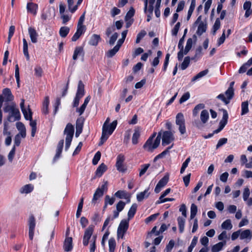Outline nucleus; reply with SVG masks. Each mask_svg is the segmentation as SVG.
I'll list each match as a JSON object with an SVG mask.
<instances>
[{
	"mask_svg": "<svg viewBox=\"0 0 252 252\" xmlns=\"http://www.w3.org/2000/svg\"><path fill=\"white\" fill-rule=\"evenodd\" d=\"M161 135V132H159L154 143L153 137H150L143 145V148L149 152H153V151L159 146L160 142Z\"/></svg>",
	"mask_w": 252,
	"mask_h": 252,
	"instance_id": "f257e3e1",
	"label": "nucleus"
},
{
	"mask_svg": "<svg viewBox=\"0 0 252 252\" xmlns=\"http://www.w3.org/2000/svg\"><path fill=\"white\" fill-rule=\"evenodd\" d=\"M74 133V126L70 123H68L64 130L63 133L66 135L65 150L67 151L69 148Z\"/></svg>",
	"mask_w": 252,
	"mask_h": 252,
	"instance_id": "f03ea898",
	"label": "nucleus"
},
{
	"mask_svg": "<svg viewBox=\"0 0 252 252\" xmlns=\"http://www.w3.org/2000/svg\"><path fill=\"white\" fill-rule=\"evenodd\" d=\"M234 84V82H231L229 87L225 92V95L226 97L225 96L224 94H221L218 95L217 98L221 100L225 104H228L230 100L233 98L234 95V89L233 88Z\"/></svg>",
	"mask_w": 252,
	"mask_h": 252,
	"instance_id": "7ed1b4c3",
	"label": "nucleus"
},
{
	"mask_svg": "<svg viewBox=\"0 0 252 252\" xmlns=\"http://www.w3.org/2000/svg\"><path fill=\"white\" fill-rule=\"evenodd\" d=\"M176 124L179 126V130L181 134H184L186 132L185 120L184 115L182 113H179L176 116Z\"/></svg>",
	"mask_w": 252,
	"mask_h": 252,
	"instance_id": "20e7f679",
	"label": "nucleus"
},
{
	"mask_svg": "<svg viewBox=\"0 0 252 252\" xmlns=\"http://www.w3.org/2000/svg\"><path fill=\"white\" fill-rule=\"evenodd\" d=\"M128 220H123L121 221L117 230V237L118 239L123 238L125 234L128 229Z\"/></svg>",
	"mask_w": 252,
	"mask_h": 252,
	"instance_id": "39448f33",
	"label": "nucleus"
},
{
	"mask_svg": "<svg viewBox=\"0 0 252 252\" xmlns=\"http://www.w3.org/2000/svg\"><path fill=\"white\" fill-rule=\"evenodd\" d=\"M94 230V226L90 225L85 230L83 238V244L84 246H87L92 238Z\"/></svg>",
	"mask_w": 252,
	"mask_h": 252,
	"instance_id": "423d86ee",
	"label": "nucleus"
},
{
	"mask_svg": "<svg viewBox=\"0 0 252 252\" xmlns=\"http://www.w3.org/2000/svg\"><path fill=\"white\" fill-rule=\"evenodd\" d=\"M223 116L222 119L220 120L219 124V127L214 131L213 133H218L220 132L225 126L227 123L228 115L227 111L225 109H222Z\"/></svg>",
	"mask_w": 252,
	"mask_h": 252,
	"instance_id": "0eeeda50",
	"label": "nucleus"
},
{
	"mask_svg": "<svg viewBox=\"0 0 252 252\" xmlns=\"http://www.w3.org/2000/svg\"><path fill=\"white\" fill-rule=\"evenodd\" d=\"M28 225L29 228V235L30 240L33 238L34 229L35 227V220L33 215H31L29 218Z\"/></svg>",
	"mask_w": 252,
	"mask_h": 252,
	"instance_id": "6e6552de",
	"label": "nucleus"
},
{
	"mask_svg": "<svg viewBox=\"0 0 252 252\" xmlns=\"http://www.w3.org/2000/svg\"><path fill=\"white\" fill-rule=\"evenodd\" d=\"M110 119L107 118L103 124L102 129V135L100 138V141L99 143V146L102 145L105 141L108 138V135H106V132L108 129V125H109Z\"/></svg>",
	"mask_w": 252,
	"mask_h": 252,
	"instance_id": "1a4fd4ad",
	"label": "nucleus"
},
{
	"mask_svg": "<svg viewBox=\"0 0 252 252\" xmlns=\"http://www.w3.org/2000/svg\"><path fill=\"white\" fill-rule=\"evenodd\" d=\"M125 159V158L124 156L121 154L118 155L117 158V162L116 163L117 169L119 172L122 173L125 172L126 170V168L124 164Z\"/></svg>",
	"mask_w": 252,
	"mask_h": 252,
	"instance_id": "9d476101",
	"label": "nucleus"
},
{
	"mask_svg": "<svg viewBox=\"0 0 252 252\" xmlns=\"http://www.w3.org/2000/svg\"><path fill=\"white\" fill-rule=\"evenodd\" d=\"M174 136L173 133L170 131H165L163 133L162 137V145H166L174 141Z\"/></svg>",
	"mask_w": 252,
	"mask_h": 252,
	"instance_id": "9b49d317",
	"label": "nucleus"
},
{
	"mask_svg": "<svg viewBox=\"0 0 252 252\" xmlns=\"http://www.w3.org/2000/svg\"><path fill=\"white\" fill-rule=\"evenodd\" d=\"M252 58H250L248 61L244 63L239 69V73H243L248 70L247 74L251 76L252 75Z\"/></svg>",
	"mask_w": 252,
	"mask_h": 252,
	"instance_id": "f8f14e48",
	"label": "nucleus"
},
{
	"mask_svg": "<svg viewBox=\"0 0 252 252\" xmlns=\"http://www.w3.org/2000/svg\"><path fill=\"white\" fill-rule=\"evenodd\" d=\"M28 111L29 115H28V117L25 119L30 121V125L32 127L31 136L32 137H34L36 131V122L35 121H33L32 119V112L30 109L29 106H28Z\"/></svg>",
	"mask_w": 252,
	"mask_h": 252,
	"instance_id": "ddd939ff",
	"label": "nucleus"
},
{
	"mask_svg": "<svg viewBox=\"0 0 252 252\" xmlns=\"http://www.w3.org/2000/svg\"><path fill=\"white\" fill-rule=\"evenodd\" d=\"M10 113L11 114L7 117L8 122H15L20 119L21 117L20 111L18 108H16V106Z\"/></svg>",
	"mask_w": 252,
	"mask_h": 252,
	"instance_id": "4468645a",
	"label": "nucleus"
},
{
	"mask_svg": "<svg viewBox=\"0 0 252 252\" xmlns=\"http://www.w3.org/2000/svg\"><path fill=\"white\" fill-rule=\"evenodd\" d=\"M169 177L168 176H164L161 178L157 184L155 189V192L157 193L160 192L161 188L164 187L168 183Z\"/></svg>",
	"mask_w": 252,
	"mask_h": 252,
	"instance_id": "2eb2a0df",
	"label": "nucleus"
},
{
	"mask_svg": "<svg viewBox=\"0 0 252 252\" xmlns=\"http://www.w3.org/2000/svg\"><path fill=\"white\" fill-rule=\"evenodd\" d=\"M63 248L65 252H70L72 250L73 248L72 237H67L65 238Z\"/></svg>",
	"mask_w": 252,
	"mask_h": 252,
	"instance_id": "dca6fc26",
	"label": "nucleus"
},
{
	"mask_svg": "<svg viewBox=\"0 0 252 252\" xmlns=\"http://www.w3.org/2000/svg\"><path fill=\"white\" fill-rule=\"evenodd\" d=\"M28 32L32 42L34 43H36L38 35L36 30L32 27H30L28 29Z\"/></svg>",
	"mask_w": 252,
	"mask_h": 252,
	"instance_id": "f3484780",
	"label": "nucleus"
},
{
	"mask_svg": "<svg viewBox=\"0 0 252 252\" xmlns=\"http://www.w3.org/2000/svg\"><path fill=\"white\" fill-rule=\"evenodd\" d=\"M185 37L183 36L180 39L178 43V48L180 49L179 52L178 53V59L179 61L182 60L183 58V49H184V42Z\"/></svg>",
	"mask_w": 252,
	"mask_h": 252,
	"instance_id": "a211bd4d",
	"label": "nucleus"
},
{
	"mask_svg": "<svg viewBox=\"0 0 252 252\" xmlns=\"http://www.w3.org/2000/svg\"><path fill=\"white\" fill-rule=\"evenodd\" d=\"M91 99V96L90 95L88 96L85 99L83 104L81 106V107L79 108H77L76 111L79 113V115H81L84 112L87 104Z\"/></svg>",
	"mask_w": 252,
	"mask_h": 252,
	"instance_id": "6ab92c4d",
	"label": "nucleus"
},
{
	"mask_svg": "<svg viewBox=\"0 0 252 252\" xmlns=\"http://www.w3.org/2000/svg\"><path fill=\"white\" fill-rule=\"evenodd\" d=\"M141 128L139 126H137L134 129V132L132 137V142L133 144H136L138 143V139L140 135Z\"/></svg>",
	"mask_w": 252,
	"mask_h": 252,
	"instance_id": "aec40b11",
	"label": "nucleus"
},
{
	"mask_svg": "<svg viewBox=\"0 0 252 252\" xmlns=\"http://www.w3.org/2000/svg\"><path fill=\"white\" fill-rule=\"evenodd\" d=\"M85 94L84 85L82 81H79L77 87L76 96L82 97Z\"/></svg>",
	"mask_w": 252,
	"mask_h": 252,
	"instance_id": "412c9836",
	"label": "nucleus"
},
{
	"mask_svg": "<svg viewBox=\"0 0 252 252\" xmlns=\"http://www.w3.org/2000/svg\"><path fill=\"white\" fill-rule=\"evenodd\" d=\"M27 8L28 11L35 15L37 13L38 5L32 2H29L27 5Z\"/></svg>",
	"mask_w": 252,
	"mask_h": 252,
	"instance_id": "4be33fe9",
	"label": "nucleus"
},
{
	"mask_svg": "<svg viewBox=\"0 0 252 252\" xmlns=\"http://www.w3.org/2000/svg\"><path fill=\"white\" fill-rule=\"evenodd\" d=\"M226 244V241L220 242L214 245L211 249L212 252H218L220 251Z\"/></svg>",
	"mask_w": 252,
	"mask_h": 252,
	"instance_id": "5701e85b",
	"label": "nucleus"
},
{
	"mask_svg": "<svg viewBox=\"0 0 252 252\" xmlns=\"http://www.w3.org/2000/svg\"><path fill=\"white\" fill-rule=\"evenodd\" d=\"M101 38L99 35L94 34L92 35L89 41V44L92 46H96L98 42L100 40Z\"/></svg>",
	"mask_w": 252,
	"mask_h": 252,
	"instance_id": "b1692460",
	"label": "nucleus"
},
{
	"mask_svg": "<svg viewBox=\"0 0 252 252\" xmlns=\"http://www.w3.org/2000/svg\"><path fill=\"white\" fill-rule=\"evenodd\" d=\"M2 94L4 96L6 101H10L13 99V96L11 94V91L8 88H5L2 91Z\"/></svg>",
	"mask_w": 252,
	"mask_h": 252,
	"instance_id": "393cba45",
	"label": "nucleus"
},
{
	"mask_svg": "<svg viewBox=\"0 0 252 252\" xmlns=\"http://www.w3.org/2000/svg\"><path fill=\"white\" fill-rule=\"evenodd\" d=\"M63 144H64L63 139H62L59 141V142L57 145L56 154V155L54 158H58L60 157L61 154L62 152L63 147Z\"/></svg>",
	"mask_w": 252,
	"mask_h": 252,
	"instance_id": "a878e982",
	"label": "nucleus"
},
{
	"mask_svg": "<svg viewBox=\"0 0 252 252\" xmlns=\"http://www.w3.org/2000/svg\"><path fill=\"white\" fill-rule=\"evenodd\" d=\"M149 190V187L146 189L144 191L141 192L139 194H137V199L138 201H142L145 197L147 198L149 195L150 192H148Z\"/></svg>",
	"mask_w": 252,
	"mask_h": 252,
	"instance_id": "bb28decb",
	"label": "nucleus"
},
{
	"mask_svg": "<svg viewBox=\"0 0 252 252\" xmlns=\"http://www.w3.org/2000/svg\"><path fill=\"white\" fill-rule=\"evenodd\" d=\"M251 7V1H246L244 3L243 8L246 10V12L245 14V17H248L252 14V11L250 10Z\"/></svg>",
	"mask_w": 252,
	"mask_h": 252,
	"instance_id": "cd10ccee",
	"label": "nucleus"
},
{
	"mask_svg": "<svg viewBox=\"0 0 252 252\" xmlns=\"http://www.w3.org/2000/svg\"><path fill=\"white\" fill-rule=\"evenodd\" d=\"M103 195V193L101 191V190H100L99 189H96L94 194L92 203L94 204H95L97 202V200L102 197Z\"/></svg>",
	"mask_w": 252,
	"mask_h": 252,
	"instance_id": "c85d7f7f",
	"label": "nucleus"
},
{
	"mask_svg": "<svg viewBox=\"0 0 252 252\" xmlns=\"http://www.w3.org/2000/svg\"><path fill=\"white\" fill-rule=\"evenodd\" d=\"M106 169L107 166L105 164L102 163L97 168L95 171V175L98 177H101Z\"/></svg>",
	"mask_w": 252,
	"mask_h": 252,
	"instance_id": "c756f323",
	"label": "nucleus"
},
{
	"mask_svg": "<svg viewBox=\"0 0 252 252\" xmlns=\"http://www.w3.org/2000/svg\"><path fill=\"white\" fill-rule=\"evenodd\" d=\"M207 29V24L204 23L203 22H201L200 24H199L197 31L196 33L198 35H201L204 32H205L206 31Z\"/></svg>",
	"mask_w": 252,
	"mask_h": 252,
	"instance_id": "7c9ffc66",
	"label": "nucleus"
},
{
	"mask_svg": "<svg viewBox=\"0 0 252 252\" xmlns=\"http://www.w3.org/2000/svg\"><path fill=\"white\" fill-rule=\"evenodd\" d=\"M33 189V185L31 184H28L22 187L20 190V192L21 193H29L32 191Z\"/></svg>",
	"mask_w": 252,
	"mask_h": 252,
	"instance_id": "2f4dec72",
	"label": "nucleus"
},
{
	"mask_svg": "<svg viewBox=\"0 0 252 252\" xmlns=\"http://www.w3.org/2000/svg\"><path fill=\"white\" fill-rule=\"evenodd\" d=\"M137 207V204L135 203L133 204L131 206L127 214L128 220L134 217L136 212Z\"/></svg>",
	"mask_w": 252,
	"mask_h": 252,
	"instance_id": "473e14b6",
	"label": "nucleus"
},
{
	"mask_svg": "<svg viewBox=\"0 0 252 252\" xmlns=\"http://www.w3.org/2000/svg\"><path fill=\"white\" fill-rule=\"evenodd\" d=\"M117 125V121L116 120L114 121L110 125H108V129L106 132V135H108V136H109L113 133V132L114 131V130H115V129Z\"/></svg>",
	"mask_w": 252,
	"mask_h": 252,
	"instance_id": "72a5a7b5",
	"label": "nucleus"
},
{
	"mask_svg": "<svg viewBox=\"0 0 252 252\" xmlns=\"http://www.w3.org/2000/svg\"><path fill=\"white\" fill-rule=\"evenodd\" d=\"M49 104V97L46 96L43 102L42 112L44 114L48 113V106Z\"/></svg>",
	"mask_w": 252,
	"mask_h": 252,
	"instance_id": "f704fd0d",
	"label": "nucleus"
},
{
	"mask_svg": "<svg viewBox=\"0 0 252 252\" xmlns=\"http://www.w3.org/2000/svg\"><path fill=\"white\" fill-rule=\"evenodd\" d=\"M209 117L208 111L207 110H203L200 114V120L203 124H205L208 121Z\"/></svg>",
	"mask_w": 252,
	"mask_h": 252,
	"instance_id": "c9c22d12",
	"label": "nucleus"
},
{
	"mask_svg": "<svg viewBox=\"0 0 252 252\" xmlns=\"http://www.w3.org/2000/svg\"><path fill=\"white\" fill-rule=\"evenodd\" d=\"M69 31L70 28L69 27L66 26L62 27L59 31L60 35L62 37L64 38L67 35Z\"/></svg>",
	"mask_w": 252,
	"mask_h": 252,
	"instance_id": "e433bc0d",
	"label": "nucleus"
},
{
	"mask_svg": "<svg viewBox=\"0 0 252 252\" xmlns=\"http://www.w3.org/2000/svg\"><path fill=\"white\" fill-rule=\"evenodd\" d=\"M85 119L83 117L78 118L76 122V129L82 131Z\"/></svg>",
	"mask_w": 252,
	"mask_h": 252,
	"instance_id": "4c0bfd02",
	"label": "nucleus"
},
{
	"mask_svg": "<svg viewBox=\"0 0 252 252\" xmlns=\"http://www.w3.org/2000/svg\"><path fill=\"white\" fill-rule=\"evenodd\" d=\"M193 43L192 39L189 38L188 39L185 49H183V55H187L191 49Z\"/></svg>",
	"mask_w": 252,
	"mask_h": 252,
	"instance_id": "58836bf2",
	"label": "nucleus"
},
{
	"mask_svg": "<svg viewBox=\"0 0 252 252\" xmlns=\"http://www.w3.org/2000/svg\"><path fill=\"white\" fill-rule=\"evenodd\" d=\"M97 236L94 235L92 236V239L90 240V252H94L96 249V240Z\"/></svg>",
	"mask_w": 252,
	"mask_h": 252,
	"instance_id": "ea45409f",
	"label": "nucleus"
},
{
	"mask_svg": "<svg viewBox=\"0 0 252 252\" xmlns=\"http://www.w3.org/2000/svg\"><path fill=\"white\" fill-rule=\"evenodd\" d=\"M205 107V105L203 103H199L195 106L192 111V114L194 117L197 116L199 111Z\"/></svg>",
	"mask_w": 252,
	"mask_h": 252,
	"instance_id": "a19ab883",
	"label": "nucleus"
},
{
	"mask_svg": "<svg viewBox=\"0 0 252 252\" xmlns=\"http://www.w3.org/2000/svg\"><path fill=\"white\" fill-rule=\"evenodd\" d=\"M115 196L119 198L127 199L128 198V194L126 191L118 190L115 193Z\"/></svg>",
	"mask_w": 252,
	"mask_h": 252,
	"instance_id": "79ce46f5",
	"label": "nucleus"
},
{
	"mask_svg": "<svg viewBox=\"0 0 252 252\" xmlns=\"http://www.w3.org/2000/svg\"><path fill=\"white\" fill-rule=\"evenodd\" d=\"M177 220L178 223L179 231L181 233H182L184 230L185 219L179 217L178 218Z\"/></svg>",
	"mask_w": 252,
	"mask_h": 252,
	"instance_id": "37998d69",
	"label": "nucleus"
},
{
	"mask_svg": "<svg viewBox=\"0 0 252 252\" xmlns=\"http://www.w3.org/2000/svg\"><path fill=\"white\" fill-rule=\"evenodd\" d=\"M209 72L208 69H205L204 70H203L199 73H198L197 75H196L195 76H194L192 79L191 81L194 82L196 81V80L203 77L205 75H206Z\"/></svg>",
	"mask_w": 252,
	"mask_h": 252,
	"instance_id": "c03bdc74",
	"label": "nucleus"
},
{
	"mask_svg": "<svg viewBox=\"0 0 252 252\" xmlns=\"http://www.w3.org/2000/svg\"><path fill=\"white\" fill-rule=\"evenodd\" d=\"M83 48L82 47H76L75 49L74 54L73 55V59L76 60L77 59L78 56L83 53Z\"/></svg>",
	"mask_w": 252,
	"mask_h": 252,
	"instance_id": "a18cd8bd",
	"label": "nucleus"
},
{
	"mask_svg": "<svg viewBox=\"0 0 252 252\" xmlns=\"http://www.w3.org/2000/svg\"><path fill=\"white\" fill-rule=\"evenodd\" d=\"M197 212V207L196 205L192 203L190 207V219H193L195 218Z\"/></svg>",
	"mask_w": 252,
	"mask_h": 252,
	"instance_id": "49530a36",
	"label": "nucleus"
},
{
	"mask_svg": "<svg viewBox=\"0 0 252 252\" xmlns=\"http://www.w3.org/2000/svg\"><path fill=\"white\" fill-rule=\"evenodd\" d=\"M222 229L230 230L232 228V224L230 220L227 219L221 224Z\"/></svg>",
	"mask_w": 252,
	"mask_h": 252,
	"instance_id": "de8ad7c7",
	"label": "nucleus"
},
{
	"mask_svg": "<svg viewBox=\"0 0 252 252\" xmlns=\"http://www.w3.org/2000/svg\"><path fill=\"white\" fill-rule=\"evenodd\" d=\"M248 102L247 101L243 102L241 105L242 112L241 115H244L247 114L249 112Z\"/></svg>",
	"mask_w": 252,
	"mask_h": 252,
	"instance_id": "09e8293b",
	"label": "nucleus"
},
{
	"mask_svg": "<svg viewBox=\"0 0 252 252\" xmlns=\"http://www.w3.org/2000/svg\"><path fill=\"white\" fill-rule=\"evenodd\" d=\"M190 58L189 56L186 57L183 62L181 65V68L182 70L186 69L189 66L190 63Z\"/></svg>",
	"mask_w": 252,
	"mask_h": 252,
	"instance_id": "8fccbe9b",
	"label": "nucleus"
},
{
	"mask_svg": "<svg viewBox=\"0 0 252 252\" xmlns=\"http://www.w3.org/2000/svg\"><path fill=\"white\" fill-rule=\"evenodd\" d=\"M116 247V242L113 238L109 240V252H114Z\"/></svg>",
	"mask_w": 252,
	"mask_h": 252,
	"instance_id": "3c124183",
	"label": "nucleus"
},
{
	"mask_svg": "<svg viewBox=\"0 0 252 252\" xmlns=\"http://www.w3.org/2000/svg\"><path fill=\"white\" fill-rule=\"evenodd\" d=\"M120 49H119L116 46L114 47V48L110 50H109L106 53V56L108 58H112L113 57L116 53Z\"/></svg>",
	"mask_w": 252,
	"mask_h": 252,
	"instance_id": "603ef678",
	"label": "nucleus"
},
{
	"mask_svg": "<svg viewBox=\"0 0 252 252\" xmlns=\"http://www.w3.org/2000/svg\"><path fill=\"white\" fill-rule=\"evenodd\" d=\"M74 3V1L73 0H67V5L68 10L72 13H74L77 9V6H74L72 7L73 4Z\"/></svg>",
	"mask_w": 252,
	"mask_h": 252,
	"instance_id": "864d4df0",
	"label": "nucleus"
},
{
	"mask_svg": "<svg viewBox=\"0 0 252 252\" xmlns=\"http://www.w3.org/2000/svg\"><path fill=\"white\" fill-rule=\"evenodd\" d=\"M135 10L133 7H131L129 11L127 12L125 16V21L131 20V18L134 16Z\"/></svg>",
	"mask_w": 252,
	"mask_h": 252,
	"instance_id": "5fc2aeb1",
	"label": "nucleus"
},
{
	"mask_svg": "<svg viewBox=\"0 0 252 252\" xmlns=\"http://www.w3.org/2000/svg\"><path fill=\"white\" fill-rule=\"evenodd\" d=\"M3 134L7 136H11V132L8 130V123L7 121H4L3 124Z\"/></svg>",
	"mask_w": 252,
	"mask_h": 252,
	"instance_id": "6e6d98bb",
	"label": "nucleus"
},
{
	"mask_svg": "<svg viewBox=\"0 0 252 252\" xmlns=\"http://www.w3.org/2000/svg\"><path fill=\"white\" fill-rule=\"evenodd\" d=\"M197 242V237L194 236L192 240L191 244L188 248V252H192L193 249L194 248Z\"/></svg>",
	"mask_w": 252,
	"mask_h": 252,
	"instance_id": "4d7b16f0",
	"label": "nucleus"
},
{
	"mask_svg": "<svg viewBox=\"0 0 252 252\" xmlns=\"http://www.w3.org/2000/svg\"><path fill=\"white\" fill-rule=\"evenodd\" d=\"M220 18H217L216 20L215 24L213 26V34L214 35L216 34V31L220 29Z\"/></svg>",
	"mask_w": 252,
	"mask_h": 252,
	"instance_id": "13d9d810",
	"label": "nucleus"
},
{
	"mask_svg": "<svg viewBox=\"0 0 252 252\" xmlns=\"http://www.w3.org/2000/svg\"><path fill=\"white\" fill-rule=\"evenodd\" d=\"M251 235V231L249 229L245 230L240 232V237L241 239L248 238Z\"/></svg>",
	"mask_w": 252,
	"mask_h": 252,
	"instance_id": "bf43d9fd",
	"label": "nucleus"
},
{
	"mask_svg": "<svg viewBox=\"0 0 252 252\" xmlns=\"http://www.w3.org/2000/svg\"><path fill=\"white\" fill-rule=\"evenodd\" d=\"M119 34L117 32H115L112 36L110 37V40L109 41V44L112 46L114 44L115 41L117 39L118 37Z\"/></svg>",
	"mask_w": 252,
	"mask_h": 252,
	"instance_id": "052dcab7",
	"label": "nucleus"
},
{
	"mask_svg": "<svg viewBox=\"0 0 252 252\" xmlns=\"http://www.w3.org/2000/svg\"><path fill=\"white\" fill-rule=\"evenodd\" d=\"M115 201V198L114 197H111L110 198V196L108 195H106L104 199V202L106 204H109L110 205H112L113 204Z\"/></svg>",
	"mask_w": 252,
	"mask_h": 252,
	"instance_id": "680f3d73",
	"label": "nucleus"
},
{
	"mask_svg": "<svg viewBox=\"0 0 252 252\" xmlns=\"http://www.w3.org/2000/svg\"><path fill=\"white\" fill-rule=\"evenodd\" d=\"M241 161L242 164H245V166L247 168H250L251 167V162L247 163V158L245 155H242L241 156Z\"/></svg>",
	"mask_w": 252,
	"mask_h": 252,
	"instance_id": "e2e57ef3",
	"label": "nucleus"
},
{
	"mask_svg": "<svg viewBox=\"0 0 252 252\" xmlns=\"http://www.w3.org/2000/svg\"><path fill=\"white\" fill-rule=\"evenodd\" d=\"M101 157V153L100 152L98 151L94 155L93 159V163L94 165H96L97 164L98 161L99 160Z\"/></svg>",
	"mask_w": 252,
	"mask_h": 252,
	"instance_id": "0e129e2a",
	"label": "nucleus"
},
{
	"mask_svg": "<svg viewBox=\"0 0 252 252\" xmlns=\"http://www.w3.org/2000/svg\"><path fill=\"white\" fill-rule=\"evenodd\" d=\"M125 205H126L125 202H124L123 201H120L116 204V210L121 212L125 208Z\"/></svg>",
	"mask_w": 252,
	"mask_h": 252,
	"instance_id": "69168bd1",
	"label": "nucleus"
},
{
	"mask_svg": "<svg viewBox=\"0 0 252 252\" xmlns=\"http://www.w3.org/2000/svg\"><path fill=\"white\" fill-rule=\"evenodd\" d=\"M35 75L38 77H41L43 73L42 68L39 66H37L34 68Z\"/></svg>",
	"mask_w": 252,
	"mask_h": 252,
	"instance_id": "338daca9",
	"label": "nucleus"
},
{
	"mask_svg": "<svg viewBox=\"0 0 252 252\" xmlns=\"http://www.w3.org/2000/svg\"><path fill=\"white\" fill-rule=\"evenodd\" d=\"M146 34V32L145 31H141L137 35L136 39V43H138L140 42L142 38Z\"/></svg>",
	"mask_w": 252,
	"mask_h": 252,
	"instance_id": "774afa93",
	"label": "nucleus"
}]
</instances>
